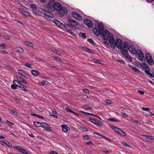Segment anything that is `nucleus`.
<instances>
[{"mask_svg": "<svg viewBox=\"0 0 154 154\" xmlns=\"http://www.w3.org/2000/svg\"><path fill=\"white\" fill-rule=\"evenodd\" d=\"M54 0H49L48 3L46 5L44 6L45 9H47L49 12L46 11L42 8H39L38 11L42 14H44L46 18L53 17V15L51 13L54 11Z\"/></svg>", "mask_w": 154, "mask_h": 154, "instance_id": "obj_1", "label": "nucleus"}, {"mask_svg": "<svg viewBox=\"0 0 154 154\" xmlns=\"http://www.w3.org/2000/svg\"><path fill=\"white\" fill-rule=\"evenodd\" d=\"M98 22V26L95 27L93 29V32L97 36H98L102 32L104 29L103 24L101 23Z\"/></svg>", "mask_w": 154, "mask_h": 154, "instance_id": "obj_2", "label": "nucleus"}, {"mask_svg": "<svg viewBox=\"0 0 154 154\" xmlns=\"http://www.w3.org/2000/svg\"><path fill=\"white\" fill-rule=\"evenodd\" d=\"M89 120L90 122L96 125L98 127H102L103 125L102 122L95 119L90 118Z\"/></svg>", "mask_w": 154, "mask_h": 154, "instance_id": "obj_3", "label": "nucleus"}, {"mask_svg": "<svg viewBox=\"0 0 154 154\" xmlns=\"http://www.w3.org/2000/svg\"><path fill=\"white\" fill-rule=\"evenodd\" d=\"M141 67L144 70L145 72L149 76H152V74L150 72V68L148 65L146 63H143L141 66Z\"/></svg>", "mask_w": 154, "mask_h": 154, "instance_id": "obj_4", "label": "nucleus"}, {"mask_svg": "<svg viewBox=\"0 0 154 154\" xmlns=\"http://www.w3.org/2000/svg\"><path fill=\"white\" fill-rule=\"evenodd\" d=\"M145 57L147 63L150 65H152L153 64V60L151 54L149 53H147L146 54Z\"/></svg>", "mask_w": 154, "mask_h": 154, "instance_id": "obj_5", "label": "nucleus"}, {"mask_svg": "<svg viewBox=\"0 0 154 154\" xmlns=\"http://www.w3.org/2000/svg\"><path fill=\"white\" fill-rule=\"evenodd\" d=\"M110 33L109 31L105 30L101 33L100 35L103 37L104 40H108L109 37Z\"/></svg>", "mask_w": 154, "mask_h": 154, "instance_id": "obj_6", "label": "nucleus"}, {"mask_svg": "<svg viewBox=\"0 0 154 154\" xmlns=\"http://www.w3.org/2000/svg\"><path fill=\"white\" fill-rule=\"evenodd\" d=\"M53 22L59 27L62 29L63 28H66L65 27L68 26L67 25V24L65 23L64 24H63L57 20H53Z\"/></svg>", "mask_w": 154, "mask_h": 154, "instance_id": "obj_7", "label": "nucleus"}, {"mask_svg": "<svg viewBox=\"0 0 154 154\" xmlns=\"http://www.w3.org/2000/svg\"><path fill=\"white\" fill-rule=\"evenodd\" d=\"M120 49L122 54L125 57L128 59L130 61H131L132 60L131 57L128 55V50L122 48Z\"/></svg>", "mask_w": 154, "mask_h": 154, "instance_id": "obj_8", "label": "nucleus"}, {"mask_svg": "<svg viewBox=\"0 0 154 154\" xmlns=\"http://www.w3.org/2000/svg\"><path fill=\"white\" fill-rule=\"evenodd\" d=\"M18 73L21 76L26 78L29 79V77H30V76L26 72L24 71L20 70H17Z\"/></svg>", "mask_w": 154, "mask_h": 154, "instance_id": "obj_9", "label": "nucleus"}, {"mask_svg": "<svg viewBox=\"0 0 154 154\" xmlns=\"http://www.w3.org/2000/svg\"><path fill=\"white\" fill-rule=\"evenodd\" d=\"M84 22L88 26L89 28H92L93 26V23L92 22L88 19H85L84 20Z\"/></svg>", "mask_w": 154, "mask_h": 154, "instance_id": "obj_10", "label": "nucleus"}, {"mask_svg": "<svg viewBox=\"0 0 154 154\" xmlns=\"http://www.w3.org/2000/svg\"><path fill=\"white\" fill-rule=\"evenodd\" d=\"M122 42L121 40L119 38L117 39L116 41L115 46L116 45L118 48L120 49L122 48Z\"/></svg>", "mask_w": 154, "mask_h": 154, "instance_id": "obj_11", "label": "nucleus"}, {"mask_svg": "<svg viewBox=\"0 0 154 154\" xmlns=\"http://www.w3.org/2000/svg\"><path fill=\"white\" fill-rule=\"evenodd\" d=\"M130 52L132 54H135L137 53V50L133 45H130L128 48Z\"/></svg>", "mask_w": 154, "mask_h": 154, "instance_id": "obj_12", "label": "nucleus"}, {"mask_svg": "<svg viewBox=\"0 0 154 154\" xmlns=\"http://www.w3.org/2000/svg\"><path fill=\"white\" fill-rule=\"evenodd\" d=\"M109 42L112 48H115V40L114 37L111 36L110 37L109 40Z\"/></svg>", "mask_w": 154, "mask_h": 154, "instance_id": "obj_13", "label": "nucleus"}, {"mask_svg": "<svg viewBox=\"0 0 154 154\" xmlns=\"http://www.w3.org/2000/svg\"><path fill=\"white\" fill-rule=\"evenodd\" d=\"M68 23H69V27H75L77 26L78 24L76 22L72 19L68 20Z\"/></svg>", "mask_w": 154, "mask_h": 154, "instance_id": "obj_14", "label": "nucleus"}, {"mask_svg": "<svg viewBox=\"0 0 154 154\" xmlns=\"http://www.w3.org/2000/svg\"><path fill=\"white\" fill-rule=\"evenodd\" d=\"M54 10H55L57 11L60 10L61 8L62 7L60 3L58 2H55L54 1Z\"/></svg>", "mask_w": 154, "mask_h": 154, "instance_id": "obj_15", "label": "nucleus"}, {"mask_svg": "<svg viewBox=\"0 0 154 154\" xmlns=\"http://www.w3.org/2000/svg\"><path fill=\"white\" fill-rule=\"evenodd\" d=\"M15 79L18 80V84L20 83H23L25 84H27V82L26 81H25L22 78L20 77L18 75H17L15 77Z\"/></svg>", "mask_w": 154, "mask_h": 154, "instance_id": "obj_16", "label": "nucleus"}, {"mask_svg": "<svg viewBox=\"0 0 154 154\" xmlns=\"http://www.w3.org/2000/svg\"><path fill=\"white\" fill-rule=\"evenodd\" d=\"M72 15L74 18L79 20H82V18L81 16L76 12H73L72 13Z\"/></svg>", "mask_w": 154, "mask_h": 154, "instance_id": "obj_17", "label": "nucleus"}, {"mask_svg": "<svg viewBox=\"0 0 154 154\" xmlns=\"http://www.w3.org/2000/svg\"><path fill=\"white\" fill-rule=\"evenodd\" d=\"M14 148L23 154H28L26 150L18 146H14Z\"/></svg>", "mask_w": 154, "mask_h": 154, "instance_id": "obj_18", "label": "nucleus"}, {"mask_svg": "<svg viewBox=\"0 0 154 154\" xmlns=\"http://www.w3.org/2000/svg\"><path fill=\"white\" fill-rule=\"evenodd\" d=\"M59 13L62 15H65L66 14L67 11L66 8L64 7H62L60 10H58Z\"/></svg>", "mask_w": 154, "mask_h": 154, "instance_id": "obj_19", "label": "nucleus"}, {"mask_svg": "<svg viewBox=\"0 0 154 154\" xmlns=\"http://www.w3.org/2000/svg\"><path fill=\"white\" fill-rule=\"evenodd\" d=\"M137 57L140 60H143L144 58V56L141 51H140V52L137 54Z\"/></svg>", "mask_w": 154, "mask_h": 154, "instance_id": "obj_20", "label": "nucleus"}, {"mask_svg": "<svg viewBox=\"0 0 154 154\" xmlns=\"http://www.w3.org/2000/svg\"><path fill=\"white\" fill-rule=\"evenodd\" d=\"M61 127L62 128V130L64 132H67L70 130V128L66 125H62L61 126Z\"/></svg>", "mask_w": 154, "mask_h": 154, "instance_id": "obj_21", "label": "nucleus"}, {"mask_svg": "<svg viewBox=\"0 0 154 154\" xmlns=\"http://www.w3.org/2000/svg\"><path fill=\"white\" fill-rule=\"evenodd\" d=\"M109 125L110 127L118 134L119 131H121L120 129L116 127L110 125Z\"/></svg>", "mask_w": 154, "mask_h": 154, "instance_id": "obj_22", "label": "nucleus"}, {"mask_svg": "<svg viewBox=\"0 0 154 154\" xmlns=\"http://www.w3.org/2000/svg\"><path fill=\"white\" fill-rule=\"evenodd\" d=\"M19 85H17V87L23 89V90L25 91H28V90L26 89L27 87L21 83L18 84Z\"/></svg>", "mask_w": 154, "mask_h": 154, "instance_id": "obj_23", "label": "nucleus"}, {"mask_svg": "<svg viewBox=\"0 0 154 154\" xmlns=\"http://www.w3.org/2000/svg\"><path fill=\"white\" fill-rule=\"evenodd\" d=\"M128 43L127 42H124L123 43H122V48L123 49H127L128 46Z\"/></svg>", "mask_w": 154, "mask_h": 154, "instance_id": "obj_24", "label": "nucleus"}, {"mask_svg": "<svg viewBox=\"0 0 154 154\" xmlns=\"http://www.w3.org/2000/svg\"><path fill=\"white\" fill-rule=\"evenodd\" d=\"M67 25L68 26H66V27H65L66 28H63L62 29L64 31H65V30L67 32L70 33L71 35H74V34L73 33V32H72L71 31L68 29V27H69V26L68 24H67Z\"/></svg>", "mask_w": 154, "mask_h": 154, "instance_id": "obj_25", "label": "nucleus"}, {"mask_svg": "<svg viewBox=\"0 0 154 154\" xmlns=\"http://www.w3.org/2000/svg\"><path fill=\"white\" fill-rule=\"evenodd\" d=\"M143 137L146 139L153 140L154 139V137L151 135H143Z\"/></svg>", "mask_w": 154, "mask_h": 154, "instance_id": "obj_26", "label": "nucleus"}, {"mask_svg": "<svg viewBox=\"0 0 154 154\" xmlns=\"http://www.w3.org/2000/svg\"><path fill=\"white\" fill-rule=\"evenodd\" d=\"M20 11L25 16H30L29 14L27 11H23V9H20Z\"/></svg>", "mask_w": 154, "mask_h": 154, "instance_id": "obj_27", "label": "nucleus"}, {"mask_svg": "<svg viewBox=\"0 0 154 154\" xmlns=\"http://www.w3.org/2000/svg\"><path fill=\"white\" fill-rule=\"evenodd\" d=\"M9 111L10 113L15 116H17L18 114V113L17 111L11 109H9Z\"/></svg>", "mask_w": 154, "mask_h": 154, "instance_id": "obj_28", "label": "nucleus"}, {"mask_svg": "<svg viewBox=\"0 0 154 154\" xmlns=\"http://www.w3.org/2000/svg\"><path fill=\"white\" fill-rule=\"evenodd\" d=\"M15 49L19 53H22L23 52V49L21 48L16 47L15 48Z\"/></svg>", "mask_w": 154, "mask_h": 154, "instance_id": "obj_29", "label": "nucleus"}, {"mask_svg": "<svg viewBox=\"0 0 154 154\" xmlns=\"http://www.w3.org/2000/svg\"><path fill=\"white\" fill-rule=\"evenodd\" d=\"M32 73L33 75L36 76H38L40 74V72L37 70H33L32 71Z\"/></svg>", "mask_w": 154, "mask_h": 154, "instance_id": "obj_30", "label": "nucleus"}, {"mask_svg": "<svg viewBox=\"0 0 154 154\" xmlns=\"http://www.w3.org/2000/svg\"><path fill=\"white\" fill-rule=\"evenodd\" d=\"M34 125L36 127H41L42 123L39 122H33Z\"/></svg>", "mask_w": 154, "mask_h": 154, "instance_id": "obj_31", "label": "nucleus"}, {"mask_svg": "<svg viewBox=\"0 0 154 154\" xmlns=\"http://www.w3.org/2000/svg\"><path fill=\"white\" fill-rule=\"evenodd\" d=\"M2 143H3L7 145V147L8 148H11L12 147V145L11 143L9 142H7L6 143L4 142V141H2Z\"/></svg>", "mask_w": 154, "mask_h": 154, "instance_id": "obj_32", "label": "nucleus"}, {"mask_svg": "<svg viewBox=\"0 0 154 154\" xmlns=\"http://www.w3.org/2000/svg\"><path fill=\"white\" fill-rule=\"evenodd\" d=\"M120 131H119L118 133V134L123 136H126V134L124 131L121 129H120Z\"/></svg>", "mask_w": 154, "mask_h": 154, "instance_id": "obj_33", "label": "nucleus"}, {"mask_svg": "<svg viewBox=\"0 0 154 154\" xmlns=\"http://www.w3.org/2000/svg\"><path fill=\"white\" fill-rule=\"evenodd\" d=\"M108 120L112 122H119L120 121L117 119L113 118H109L108 119Z\"/></svg>", "mask_w": 154, "mask_h": 154, "instance_id": "obj_34", "label": "nucleus"}, {"mask_svg": "<svg viewBox=\"0 0 154 154\" xmlns=\"http://www.w3.org/2000/svg\"><path fill=\"white\" fill-rule=\"evenodd\" d=\"M24 42L25 45H28L31 47H33V45L32 43L29 42L27 41H25Z\"/></svg>", "mask_w": 154, "mask_h": 154, "instance_id": "obj_35", "label": "nucleus"}, {"mask_svg": "<svg viewBox=\"0 0 154 154\" xmlns=\"http://www.w3.org/2000/svg\"><path fill=\"white\" fill-rule=\"evenodd\" d=\"M52 51L55 53H56L59 55H61L60 52L58 51L55 49H52Z\"/></svg>", "mask_w": 154, "mask_h": 154, "instance_id": "obj_36", "label": "nucleus"}, {"mask_svg": "<svg viewBox=\"0 0 154 154\" xmlns=\"http://www.w3.org/2000/svg\"><path fill=\"white\" fill-rule=\"evenodd\" d=\"M83 49L84 50L88 52H92V51H93V50H91L90 49L86 47H83Z\"/></svg>", "mask_w": 154, "mask_h": 154, "instance_id": "obj_37", "label": "nucleus"}, {"mask_svg": "<svg viewBox=\"0 0 154 154\" xmlns=\"http://www.w3.org/2000/svg\"><path fill=\"white\" fill-rule=\"evenodd\" d=\"M66 109L67 111L70 112L71 113H72L75 114L77 115V114L75 112H74L72 110L68 107H66Z\"/></svg>", "mask_w": 154, "mask_h": 154, "instance_id": "obj_38", "label": "nucleus"}, {"mask_svg": "<svg viewBox=\"0 0 154 154\" xmlns=\"http://www.w3.org/2000/svg\"><path fill=\"white\" fill-rule=\"evenodd\" d=\"M105 41H103V42L104 43L105 45L107 48H109V42H108V40H105Z\"/></svg>", "mask_w": 154, "mask_h": 154, "instance_id": "obj_39", "label": "nucleus"}, {"mask_svg": "<svg viewBox=\"0 0 154 154\" xmlns=\"http://www.w3.org/2000/svg\"><path fill=\"white\" fill-rule=\"evenodd\" d=\"M88 41L90 43L92 44L93 45H95V42L91 38H89L88 39Z\"/></svg>", "mask_w": 154, "mask_h": 154, "instance_id": "obj_40", "label": "nucleus"}, {"mask_svg": "<svg viewBox=\"0 0 154 154\" xmlns=\"http://www.w3.org/2000/svg\"><path fill=\"white\" fill-rule=\"evenodd\" d=\"M42 125L41 127L45 128L48 126V124L45 122H42Z\"/></svg>", "mask_w": 154, "mask_h": 154, "instance_id": "obj_41", "label": "nucleus"}, {"mask_svg": "<svg viewBox=\"0 0 154 154\" xmlns=\"http://www.w3.org/2000/svg\"><path fill=\"white\" fill-rule=\"evenodd\" d=\"M17 85L16 84H12L11 85V88L12 89H15L17 88V85Z\"/></svg>", "mask_w": 154, "mask_h": 154, "instance_id": "obj_42", "label": "nucleus"}, {"mask_svg": "<svg viewBox=\"0 0 154 154\" xmlns=\"http://www.w3.org/2000/svg\"><path fill=\"white\" fill-rule=\"evenodd\" d=\"M121 143L123 145L125 146V147H128V148L130 147V146L128 144L126 143L125 142H123V141L122 142H121Z\"/></svg>", "mask_w": 154, "mask_h": 154, "instance_id": "obj_43", "label": "nucleus"}, {"mask_svg": "<svg viewBox=\"0 0 154 154\" xmlns=\"http://www.w3.org/2000/svg\"><path fill=\"white\" fill-rule=\"evenodd\" d=\"M79 35L80 36L84 38H86V36L85 35L84 33H79Z\"/></svg>", "mask_w": 154, "mask_h": 154, "instance_id": "obj_44", "label": "nucleus"}, {"mask_svg": "<svg viewBox=\"0 0 154 154\" xmlns=\"http://www.w3.org/2000/svg\"><path fill=\"white\" fill-rule=\"evenodd\" d=\"M45 129V130L47 131L50 132L51 131V129L48 125Z\"/></svg>", "mask_w": 154, "mask_h": 154, "instance_id": "obj_45", "label": "nucleus"}, {"mask_svg": "<svg viewBox=\"0 0 154 154\" xmlns=\"http://www.w3.org/2000/svg\"><path fill=\"white\" fill-rule=\"evenodd\" d=\"M45 129V130L47 131L50 132L51 131V129L48 125Z\"/></svg>", "mask_w": 154, "mask_h": 154, "instance_id": "obj_46", "label": "nucleus"}, {"mask_svg": "<svg viewBox=\"0 0 154 154\" xmlns=\"http://www.w3.org/2000/svg\"><path fill=\"white\" fill-rule=\"evenodd\" d=\"M6 123H7L9 126H10L11 125H14V124L12 122H10L8 120H7L6 122Z\"/></svg>", "mask_w": 154, "mask_h": 154, "instance_id": "obj_47", "label": "nucleus"}, {"mask_svg": "<svg viewBox=\"0 0 154 154\" xmlns=\"http://www.w3.org/2000/svg\"><path fill=\"white\" fill-rule=\"evenodd\" d=\"M133 70H134L135 72H136L139 73L140 72V71L139 69H138L136 67H135L134 69H133Z\"/></svg>", "mask_w": 154, "mask_h": 154, "instance_id": "obj_48", "label": "nucleus"}, {"mask_svg": "<svg viewBox=\"0 0 154 154\" xmlns=\"http://www.w3.org/2000/svg\"><path fill=\"white\" fill-rule=\"evenodd\" d=\"M83 107L87 109H90L91 108L89 107V105H84L83 106Z\"/></svg>", "mask_w": 154, "mask_h": 154, "instance_id": "obj_49", "label": "nucleus"}, {"mask_svg": "<svg viewBox=\"0 0 154 154\" xmlns=\"http://www.w3.org/2000/svg\"><path fill=\"white\" fill-rule=\"evenodd\" d=\"M86 145H87L88 146H92L93 145V143L91 141H89L86 142L85 143Z\"/></svg>", "mask_w": 154, "mask_h": 154, "instance_id": "obj_50", "label": "nucleus"}, {"mask_svg": "<svg viewBox=\"0 0 154 154\" xmlns=\"http://www.w3.org/2000/svg\"><path fill=\"white\" fill-rule=\"evenodd\" d=\"M47 82L45 81H43L41 82H39V84L41 85H43L45 84V82Z\"/></svg>", "mask_w": 154, "mask_h": 154, "instance_id": "obj_51", "label": "nucleus"}, {"mask_svg": "<svg viewBox=\"0 0 154 154\" xmlns=\"http://www.w3.org/2000/svg\"><path fill=\"white\" fill-rule=\"evenodd\" d=\"M31 7L33 9H36L38 11V8H38V9L37 8V7L35 5H31Z\"/></svg>", "mask_w": 154, "mask_h": 154, "instance_id": "obj_52", "label": "nucleus"}, {"mask_svg": "<svg viewBox=\"0 0 154 154\" xmlns=\"http://www.w3.org/2000/svg\"><path fill=\"white\" fill-rule=\"evenodd\" d=\"M31 65V64L29 63H27L25 64V66L29 68H31V67L30 66Z\"/></svg>", "mask_w": 154, "mask_h": 154, "instance_id": "obj_53", "label": "nucleus"}, {"mask_svg": "<svg viewBox=\"0 0 154 154\" xmlns=\"http://www.w3.org/2000/svg\"><path fill=\"white\" fill-rule=\"evenodd\" d=\"M82 90L85 93H88L89 92V90L86 88L83 89Z\"/></svg>", "mask_w": 154, "mask_h": 154, "instance_id": "obj_54", "label": "nucleus"}, {"mask_svg": "<svg viewBox=\"0 0 154 154\" xmlns=\"http://www.w3.org/2000/svg\"><path fill=\"white\" fill-rule=\"evenodd\" d=\"M143 110L146 111H148L149 112V109L148 108H145L144 107H142L141 108Z\"/></svg>", "mask_w": 154, "mask_h": 154, "instance_id": "obj_55", "label": "nucleus"}, {"mask_svg": "<svg viewBox=\"0 0 154 154\" xmlns=\"http://www.w3.org/2000/svg\"><path fill=\"white\" fill-rule=\"evenodd\" d=\"M54 58L55 60H57V61H58L60 62H61L62 61L61 59L59 57H54Z\"/></svg>", "mask_w": 154, "mask_h": 154, "instance_id": "obj_56", "label": "nucleus"}, {"mask_svg": "<svg viewBox=\"0 0 154 154\" xmlns=\"http://www.w3.org/2000/svg\"><path fill=\"white\" fill-rule=\"evenodd\" d=\"M106 103L109 104H111L112 103V101L110 100H106Z\"/></svg>", "mask_w": 154, "mask_h": 154, "instance_id": "obj_57", "label": "nucleus"}, {"mask_svg": "<svg viewBox=\"0 0 154 154\" xmlns=\"http://www.w3.org/2000/svg\"><path fill=\"white\" fill-rule=\"evenodd\" d=\"M87 114H88L90 115H91V116H96V117H98L100 119H101L100 118L99 116H97V115H94V114H92V113H87Z\"/></svg>", "mask_w": 154, "mask_h": 154, "instance_id": "obj_58", "label": "nucleus"}, {"mask_svg": "<svg viewBox=\"0 0 154 154\" xmlns=\"http://www.w3.org/2000/svg\"><path fill=\"white\" fill-rule=\"evenodd\" d=\"M116 61L119 62L121 63H124L125 62L124 60H116Z\"/></svg>", "mask_w": 154, "mask_h": 154, "instance_id": "obj_59", "label": "nucleus"}, {"mask_svg": "<svg viewBox=\"0 0 154 154\" xmlns=\"http://www.w3.org/2000/svg\"><path fill=\"white\" fill-rule=\"evenodd\" d=\"M137 92L139 93H140V94H142V95H143L144 94V92L142 91H141V90H138L137 91Z\"/></svg>", "mask_w": 154, "mask_h": 154, "instance_id": "obj_60", "label": "nucleus"}, {"mask_svg": "<svg viewBox=\"0 0 154 154\" xmlns=\"http://www.w3.org/2000/svg\"><path fill=\"white\" fill-rule=\"evenodd\" d=\"M36 117L37 118H40L41 119H44V118L43 117V116H40L38 114L37 115Z\"/></svg>", "mask_w": 154, "mask_h": 154, "instance_id": "obj_61", "label": "nucleus"}, {"mask_svg": "<svg viewBox=\"0 0 154 154\" xmlns=\"http://www.w3.org/2000/svg\"><path fill=\"white\" fill-rule=\"evenodd\" d=\"M134 123L135 124L139 125L140 124V122L139 121L137 120H135L134 121Z\"/></svg>", "mask_w": 154, "mask_h": 154, "instance_id": "obj_62", "label": "nucleus"}, {"mask_svg": "<svg viewBox=\"0 0 154 154\" xmlns=\"http://www.w3.org/2000/svg\"><path fill=\"white\" fill-rule=\"evenodd\" d=\"M96 61H95V62H97L99 63L102 64V62H103L102 60H96Z\"/></svg>", "mask_w": 154, "mask_h": 154, "instance_id": "obj_63", "label": "nucleus"}, {"mask_svg": "<svg viewBox=\"0 0 154 154\" xmlns=\"http://www.w3.org/2000/svg\"><path fill=\"white\" fill-rule=\"evenodd\" d=\"M35 108L38 111H40V109H41L39 106H38L35 107Z\"/></svg>", "mask_w": 154, "mask_h": 154, "instance_id": "obj_64", "label": "nucleus"}]
</instances>
